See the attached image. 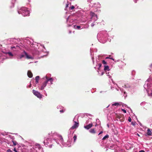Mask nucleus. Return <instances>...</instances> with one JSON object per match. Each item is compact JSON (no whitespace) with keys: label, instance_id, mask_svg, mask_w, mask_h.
Segmentation results:
<instances>
[{"label":"nucleus","instance_id":"obj_1","mask_svg":"<svg viewBox=\"0 0 152 152\" xmlns=\"http://www.w3.org/2000/svg\"><path fill=\"white\" fill-rule=\"evenodd\" d=\"M53 133H56L55 132H51L49 133L48 135L49 137H50V138H47L45 139L44 141L43 142L44 144L45 145H48V144L51 143L52 142V139H53L54 141L58 144H59V142L58 140V137L57 136H53L52 135H53Z\"/></svg>","mask_w":152,"mask_h":152},{"label":"nucleus","instance_id":"obj_2","mask_svg":"<svg viewBox=\"0 0 152 152\" xmlns=\"http://www.w3.org/2000/svg\"><path fill=\"white\" fill-rule=\"evenodd\" d=\"M107 34L106 31H102L99 32L97 35V38L99 41L100 42L105 43L107 39Z\"/></svg>","mask_w":152,"mask_h":152},{"label":"nucleus","instance_id":"obj_3","mask_svg":"<svg viewBox=\"0 0 152 152\" xmlns=\"http://www.w3.org/2000/svg\"><path fill=\"white\" fill-rule=\"evenodd\" d=\"M53 135H52L53 136H57L58 138V141L59 142V144L61 143L63 146H68L70 147L71 146L72 144V139H69L67 141L66 143H65L63 142V138L62 136L57 134V133H53Z\"/></svg>","mask_w":152,"mask_h":152},{"label":"nucleus","instance_id":"obj_4","mask_svg":"<svg viewBox=\"0 0 152 152\" xmlns=\"http://www.w3.org/2000/svg\"><path fill=\"white\" fill-rule=\"evenodd\" d=\"M105 72L106 73V74L107 75L108 77L109 78L111 79V81H112L113 83L114 84V85H116L118 88H114V87L111 86V89H112V90H113L115 88V89L117 91H118L119 89L122 92H124V94L123 95L124 96V97L125 98L126 96H126L125 95V94L126 93V92L125 91H123V89H122L120 88V87L118 86V84H117L115 83H114V82L113 81V79L111 78H112L111 76L112 75V74L109 71L107 72Z\"/></svg>","mask_w":152,"mask_h":152},{"label":"nucleus","instance_id":"obj_5","mask_svg":"<svg viewBox=\"0 0 152 152\" xmlns=\"http://www.w3.org/2000/svg\"><path fill=\"white\" fill-rule=\"evenodd\" d=\"M19 14H21L23 16H29L30 12L27 8L23 7L18 11Z\"/></svg>","mask_w":152,"mask_h":152},{"label":"nucleus","instance_id":"obj_6","mask_svg":"<svg viewBox=\"0 0 152 152\" xmlns=\"http://www.w3.org/2000/svg\"><path fill=\"white\" fill-rule=\"evenodd\" d=\"M152 78L149 77L147 80L145 81V84L144 86L145 89H146L148 88H150V87H152Z\"/></svg>","mask_w":152,"mask_h":152},{"label":"nucleus","instance_id":"obj_7","mask_svg":"<svg viewBox=\"0 0 152 152\" xmlns=\"http://www.w3.org/2000/svg\"><path fill=\"white\" fill-rule=\"evenodd\" d=\"M43 79L44 80H45L47 83L48 82H50V83H49L50 85L53 84V82L54 80V78L53 77L49 78L48 77L47 75H46L45 77H43Z\"/></svg>","mask_w":152,"mask_h":152},{"label":"nucleus","instance_id":"obj_8","mask_svg":"<svg viewBox=\"0 0 152 152\" xmlns=\"http://www.w3.org/2000/svg\"><path fill=\"white\" fill-rule=\"evenodd\" d=\"M32 92L34 95L37 96L38 98L40 99L42 97V95L38 91L34 90H32Z\"/></svg>","mask_w":152,"mask_h":152},{"label":"nucleus","instance_id":"obj_9","mask_svg":"<svg viewBox=\"0 0 152 152\" xmlns=\"http://www.w3.org/2000/svg\"><path fill=\"white\" fill-rule=\"evenodd\" d=\"M91 19L93 20L94 21L98 19L97 16L94 13L91 12L90 13Z\"/></svg>","mask_w":152,"mask_h":152},{"label":"nucleus","instance_id":"obj_10","mask_svg":"<svg viewBox=\"0 0 152 152\" xmlns=\"http://www.w3.org/2000/svg\"><path fill=\"white\" fill-rule=\"evenodd\" d=\"M75 118L73 119V121L75 122V124L73 125V126H72V127L70 128L71 129H76L79 126V123L78 122H76V121H75Z\"/></svg>","mask_w":152,"mask_h":152},{"label":"nucleus","instance_id":"obj_11","mask_svg":"<svg viewBox=\"0 0 152 152\" xmlns=\"http://www.w3.org/2000/svg\"><path fill=\"white\" fill-rule=\"evenodd\" d=\"M147 91V93L148 94V95L149 96H152V88L150 87V88H148L147 89H145Z\"/></svg>","mask_w":152,"mask_h":152},{"label":"nucleus","instance_id":"obj_12","mask_svg":"<svg viewBox=\"0 0 152 152\" xmlns=\"http://www.w3.org/2000/svg\"><path fill=\"white\" fill-rule=\"evenodd\" d=\"M72 129H71L70 128L69 130L68 137L69 139H72V137L73 136V134L74 133V132L72 131Z\"/></svg>","mask_w":152,"mask_h":152},{"label":"nucleus","instance_id":"obj_13","mask_svg":"<svg viewBox=\"0 0 152 152\" xmlns=\"http://www.w3.org/2000/svg\"><path fill=\"white\" fill-rule=\"evenodd\" d=\"M44 80V82L42 83L40 88H39V89L40 90H43L47 85V83L45 80Z\"/></svg>","mask_w":152,"mask_h":152},{"label":"nucleus","instance_id":"obj_14","mask_svg":"<svg viewBox=\"0 0 152 152\" xmlns=\"http://www.w3.org/2000/svg\"><path fill=\"white\" fill-rule=\"evenodd\" d=\"M24 53L25 55V56H26V58H27L28 59H33V57L30 56L28 55L26 52L25 51H24Z\"/></svg>","mask_w":152,"mask_h":152},{"label":"nucleus","instance_id":"obj_15","mask_svg":"<svg viewBox=\"0 0 152 152\" xmlns=\"http://www.w3.org/2000/svg\"><path fill=\"white\" fill-rule=\"evenodd\" d=\"M93 124L92 123L88 125L84 126V127L85 129H88L91 128Z\"/></svg>","mask_w":152,"mask_h":152},{"label":"nucleus","instance_id":"obj_16","mask_svg":"<svg viewBox=\"0 0 152 152\" xmlns=\"http://www.w3.org/2000/svg\"><path fill=\"white\" fill-rule=\"evenodd\" d=\"M110 69L109 66L108 65H104V70L105 72H108L110 71Z\"/></svg>","mask_w":152,"mask_h":152},{"label":"nucleus","instance_id":"obj_17","mask_svg":"<svg viewBox=\"0 0 152 152\" xmlns=\"http://www.w3.org/2000/svg\"><path fill=\"white\" fill-rule=\"evenodd\" d=\"M66 21H67V25H68V26H71V24H69L68 23V22H71L72 23L73 22V20H70V18L69 17L67 18V20H66Z\"/></svg>","mask_w":152,"mask_h":152},{"label":"nucleus","instance_id":"obj_18","mask_svg":"<svg viewBox=\"0 0 152 152\" xmlns=\"http://www.w3.org/2000/svg\"><path fill=\"white\" fill-rule=\"evenodd\" d=\"M122 102H115L112 104V105L113 106H118V105H121L122 104Z\"/></svg>","mask_w":152,"mask_h":152},{"label":"nucleus","instance_id":"obj_19","mask_svg":"<svg viewBox=\"0 0 152 152\" xmlns=\"http://www.w3.org/2000/svg\"><path fill=\"white\" fill-rule=\"evenodd\" d=\"M124 88L126 89H127L129 88H130V86L128 84H125L124 85L122 86Z\"/></svg>","mask_w":152,"mask_h":152},{"label":"nucleus","instance_id":"obj_20","mask_svg":"<svg viewBox=\"0 0 152 152\" xmlns=\"http://www.w3.org/2000/svg\"><path fill=\"white\" fill-rule=\"evenodd\" d=\"M27 75L30 78L32 77L33 76V75L32 73L30 71H28V72Z\"/></svg>","mask_w":152,"mask_h":152},{"label":"nucleus","instance_id":"obj_21","mask_svg":"<svg viewBox=\"0 0 152 152\" xmlns=\"http://www.w3.org/2000/svg\"><path fill=\"white\" fill-rule=\"evenodd\" d=\"M147 134L148 136H151V135L152 132L149 129H148Z\"/></svg>","mask_w":152,"mask_h":152},{"label":"nucleus","instance_id":"obj_22","mask_svg":"<svg viewBox=\"0 0 152 152\" xmlns=\"http://www.w3.org/2000/svg\"><path fill=\"white\" fill-rule=\"evenodd\" d=\"M25 56V55L24 53V52L23 53H22L19 56V58L20 59H21L22 58L24 57Z\"/></svg>","mask_w":152,"mask_h":152},{"label":"nucleus","instance_id":"obj_23","mask_svg":"<svg viewBox=\"0 0 152 152\" xmlns=\"http://www.w3.org/2000/svg\"><path fill=\"white\" fill-rule=\"evenodd\" d=\"M74 28H75L76 29H80L81 27L79 26H76V25H75L73 26Z\"/></svg>","mask_w":152,"mask_h":152},{"label":"nucleus","instance_id":"obj_24","mask_svg":"<svg viewBox=\"0 0 152 152\" xmlns=\"http://www.w3.org/2000/svg\"><path fill=\"white\" fill-rule=\"evenodd\" d=\"M6 54H8L9 56H13L12 53L10 52H6Z\"/></svg>","mask_w":152,"mask_h":152},{"label":"nucleus","instance_id":"obj_25","mask_svg":"<svg viewBox=\"0 0 152 152\" xmlns=\"http://www.w3.org/2000/svg\"><path fill=\"white\" fill-rule=\"evenodd\" d=\"M39 77V76H37L35 77V80L36 84L37 83H38Z\"/></svg>","mask_w":152,"mask_h":152},{"label":"nucleus","instance_id":"obj_26","mask_svg":"<svg viewBox=\"0 0 152 152\" xmlns=\"http://www.w3.org/2000/svg\"><path fill=\"white\" fill-rule=\"evenodd\" d=\"M123 81H121V80H120V81H119L118 82V85L119 86H121L122 84H123Z\"/></svg>","mask_w":152,"mask_h":152},{"label":"nucleus","instance_id":"obj_27","mask_svg":"<svg viewBox=\"0 0 152 152\" xmlns=\"http://www.w3.org/2000/svg\"><path fill=\"white\" fill-rule=\"evenodd\" d=\"M89 132L90 133H95V131L94 129H91L89 130Z\"/></svg>","mask_w":152,"mask_h":152},{"label":"nucleus","instance_id":"obj_28","mask_svg":"<svg viewBox=\"0 0 152 152\" xmlns=\"http://www.w3.org/2000/svg\"><path fill=\"white\" fill-rule=\"evenodd\" d=\"M109 137V135L108 134H107L103 137L102 140H105L107 138H108Z\"/></svg>","mask_w":152,"mask_h":152},{"label":"nucleus","instance_id":"obj_29","mask_svg":"<svg viewBox=\"0 0 152 152\" xmlns=\"http://www.w3.org/2000/svg\"><path fill=\"white\" fill-rule=\"evenodd\" d=\"M19 48V47L18 45H16L15 46H12L11 47V48L12 49L13 48L18 49Z\"/></svg>","mask_w":152,"mask_h":152},{"label":"nucleus","instance_id":"obj_30","mask_svg":"<svg viewBox=\"0 0 152 152\" xmlns=\"http://www.w3.org/2000/svg\"><path fill=\"white\" fill-rule=\"evenodd\" d=\"M12 142H13V145L14 146H15L17 144V142H16V141H15L12 140Z\"/></svg>","mask_w":152,"mask_h":152},{"label":"nucleus","instance_id":"obj_31","mask_svg":"<svg viewBox=\"0 0 152 152\" xmlns=\"http://www.w3.org/2000/svg\"><path fill=\"white\" fill-rule=\"evenodd\" d=\"M74 142H75L77 139V136L75 135L73 137Z\"/></svg>","mask_w":152,"mask_h":152},{"label":"nucleus","instance_id":"obj_32","mask_svg":"<svg viewBox=\"0 0 152 152\" xmlns=\"http://www.w3.org/2000/svg\"><path fill=\"white\" fill-rule=\"evenodd\" d=\"M29 44L31 46H32L34 45V43L31 42H29Z\"/></svg>","mask_w":152,"mask_h":152},{"label":"nucleus","instance_id":"obj_33","mask_svg":"<svg viewBox=\"0 0 152 152\" xmlns=\"http://www.w3.org/2000/svg\"><path fill=\"white\" fill-rule=\"evenodd\" d=\"M102 66V64L100 63H99L98 64V70H99V68H100Z\"/></svg>","mask_w":152,"mask_h":152},{"label":"nucleus","instance_id":"obj_34","mask_svg":"<svg viewBox=\"0 0 152 152\" xmlns=\"http://www.w3.org/2000/svg\"><path fill=\"white\" fill-rule=\"evenodd\" d=\"M62 107V106H61V105H58L57 107V108L58 109H61Z\"/></svg>","mask_w":152,"mask_h":152},{"label":"nucleus","instance_id":"obj_35","mask_svg":"<svg viewBox=\"0 0 152 152\" xmlns=\"http://www.w3.org/2000/svg\"><path fill=\"white\" fill-rule=\"evenodd\" d=\"M75 8V7L74 6H72L70 8V9L71 10H73Z\"/></svg>","mask_w":152,"mask_h":152},{"label":"nucleus","instance_id":"obj_36","mask_svg":"<svg viewBox=\"0 0 152 152\" xmlns=\"http://www.w3.org/2000/svg\"><path fill=\"white\" fill-rule=\"evenodd\" d=\"M145 104V102H142L140 103V105L142 106Z\"/></svg>","mask_w":152,"mask_h":152},{"label":"nucleus","instance_id":"obj_37","mask_svg":"<svg viewBox=\"0 0 152 152\" xmlns=\"http://www.w3.org/2000/svg\"><path fill=\"white\" fill-rule=\"evenodd\" d=\"M150 67V71H151V69H152V63L149 66Z\"/></svg>","mask_w":152,"mask_h":152},{"label":"nucleus","instance_id":"obj_38","mask_svg":"<svg viewBox=\"0 0 152 152\" xmlns=\"http://www.w3.org/2000/svg\"><path fill=\"white\" fill-rule=\"evenodd\" d=\"M102 63L104 64H106V62L104 60L102 61Z\"/></svg>","mask_w":152,"mask_h":152},{"label":"nucleus","instance_id":"obj_39","mask_svg":"<svg viewBox=\"0 0 152 152\" xmlns=\"http://www.w3.org/2000/svg\"><path fill=\"white\" fill-rule=\"evenodd\" d=\"M40 46L41 47V48L45 49V47L43 45H40Z\"/></svg>","mask_w":152,"mask_h":152},{"label":"nucleus","instance_id":"obj_40","mask_svg":"<svg viewBox=\"0 0 152 152\" xmlns=\"http://www.w3.org/2000/svg\"><path fill=\"white\" fill-rule=\"evenodd\" d=\"M36 146H38L39 148H41V146L39 144H37L36 145Z\"/></svg>","mask_w":152,"mask_h":152},{"label":"nucleus","instance_id":"obj_41","mask_svg":"<svg viewBox=\"0 0 152 152\" xmlns=\"http://www.w3.org/2000/svg\"><path fill=\"white\" fill-rule=\"evenodd\" d=\"M111 56L110 55L109 57H107L106 58V59H111Z\"/></svg>","mask_w":152,"mask_h":152},{"label":"nucleus","instance_id":"obj_42","mask_svg":"<svg viewBox=\"0 0 152 152\" xmlns=\"http://www.w3.org/2000/svg\"><path fill=\"white\" fill-rule=\"evenodd\" d=\"M128 121L129 122H131V119L130 117H129L128 119Z\"/></svg>","mask_w":152,"mask_h":152},{"label":"nucleus","instance_id":"obj_43","mask_svg":"<svg viewBox=\"0 0 152 152\" xmlns=\"http://www.w3.org/2000/svg\"><path fill=\"white\" fill-rule=\"evenodd\" d=\"M122 111L125 113H126V110H125V109H122Z\"/></svg>","mask_w":152,"mask_h":152},{"label":"nucleus","instance_id":"obj_44","mask_svg":"<svg viewBox=\"0 0 152 152\" xmlns=\"http://www.w3.org/2000/svg\"><path fill=\"white\" fill-rule=\"evenodd\" d=\"M96 121L97 123H99L100 124V121H99V119H96Z\"/></svg>","mask_w":152,"mask_h":152},{"label":"nucleus","instance_id":"obj_45","mask_svg":"<svg viewBox=\"0 0 152 152\" xmlns=\"http://www.w3.org/2000/svg\"><path fill=\"white\" fill-rule=\"evenodd\" d=\"M109 148H110H110L113 149V145L110 146L109 147Z\"/></svg>","mask_w":152,"mask_h":152},{"label":"nucleus","instance_id":"obj_46","mask_svg":"<svg viewBox=\"0 0 152 152\" xmlns=\"http://www.w3.org/2000/svg\"><path fill=\"white\" fill-rule=\"evenodd\" d=\"M64 112V111L62 110H60V112L61 113H63Z\"/></svg>","mask_w":152,"mask_h":152},{"label":"nucleus","instance_id":"obj_47","mask_svg":"<svg viewBox=\"0 0 152 152\" xmlns=\"http://www.w3.org/2000/svg\"><path fill=\"white\" fill-rule=\"evenodd\" d=\"M103 133V131H101L100 133L98 134V135H99L101 134H102V133Z\"/></svg>","mask_w":152,"mask_h":152},{"label":"nucleus","instance_id":"obj_48","mask_svg":"<svg viewBox=\"0 0 152 152\" xmlns=\"http://www.w3.org/2000/svg\"><path fill=\"white\" fill-rule=\"evenodd\" d=\"M28 87L29 88L31 87V84L30 83V84L29 85H28Z\"/></svg>","mask_w":152,"mask_h":152},{"label":"nucleus","instance_id":"obj_49","mask_svg":"<svg viewBox=\"0 0 152 152\" xmlns=\"http://www.w3.org/2000/svg\"><path fill=\"white\" fill-rule=\"evenodd\" d=\"M94 23H93L91 24V26L92 27H93L94 26Z\"/></svg>","mask_w":152,"mask_h":152},{"label":"nucleus","instance_id":"obj_50","mask_svg":"<svg viewBox=\"0 0 152 152\" xmlns=\"http://www.w3.org/2000/svg\"><path fill=\"white\" fill-rule=\"evenodd\" d=\"M104 72H102L101 75H102L104 74Z\"/></svg>","mask_w":152,"mask_h":152},{"label":"nucleus","instance_id":"obj_51","mask_svg":"<svg viewBox=\"0 0 152 152\" xmlns=\"http://www.w3.org/2000/svg\"><path fill=\"white\" fill-rule=\"evenodd\" d=\"M139 152H145L143 150H141L139 151Z\"/></svg>","mask_w":152,"mask_h":152},{"label":"nucleus","instance_id":"obj_52","mask_svg":"<svg viewBox=\"0 0 152 152\" xmlns=\"http://www.w3.org/2000/svg\"><path fill=\"white\" fill-rule=\"evenodd\" d=\"M88 1L91 2L92 0H87Z\"/></svg>","mask_w":152,"mask_h":152},{"label":"nucleus","instance_id":"obj_53","mask_svg":"<svg viewBox=\"0 0 152 152\" xmlns=\"http://www.w3.org/2000/svg\"><path fill=\"white\" fill-rule=\"evenodd\" d=\"M52 145H49V147L50 148H51L52 147Z\"/></svg>","mask_w":152,"mask_h":152},{"label":"nucleus","instance_id":"obj_54","mask_svg":"<svg viewBox=\"0 0 152 152\" xmlns=\"http://www.w3.org/2000/svg\"><path fill=\"white\" fill-rule=\"evenodd\" d=\"M92 60L93 61V62L94 63V58L93 57H92Z\"/></svg>","mask_w":152,"mask_h":152},{"label":"nucleus","instance_id":"obj_55","mask_svg":"<svg viewBox=\"0 0 152 152\" xmlns=\"http://www.w3.org/2000/svg\"><path fill=\"white\" fill-rule=\"evenodd\" d=\"M45 95L46 96H47V94L46 93V91H45Z\"/></svg>","mask_w":152,"mask_h":152},{"label":"nucleus","instance_id":"obj_56","mask_svg":"<svg viewBox=\"0 0 152 152\" xmlns=\"http://www.w3.org/2000/svg\"><path fill=\"white\" fill-rule=\"evenodd\" d=\"M137 0H134V2L135 3H137Z\"/></svg>","mask_w":152,"mask_h":152},{"label":"nucleus","instance_id":"obj_57","mask_svg":"<svg viewBox=\"0 0 152 152\" xmlns=\"http://www.w3.org/2000/svg\"><path fill=\"white\" fill-rule=\"evenodd\" d=\"M16 150V149L15 148H14L13 149V151H15Z\"/></svg>","mask_w":152,"mask_h":152},{"label":"nucleus","instance_id":"obj_58","mask_svg":"<svg viewBox=\"0 0 152 152\" xmlns=\"http://www.w3.org/2000/svg\"><path fill=\"white\" fill-rule=\"evenodd\" d=\"M111 59L112 60H113V61L114 60V58H111Z\"/></svg>","mask_w":152,"mask_h":152},{"label":"nucleus","instance_id":"obj_59","mask_svg":"<svg viewBox=\"0 0 152 152\" xmlns=\"http://www.w3.org/2000/svg\"><path fill=\"white\" fill-rule=\"evenodd\" d=\"M98 126V124H96L95 125V126Z\"/></svg>","mask_w":152,"mask_h":152},{"label":"nucleus","instance_id":"obj_60","mask_svg":"<svg viewBox=\"0 0 152 152\" xmlns=\"http://www.w3.org/2000/svg\"><path fill=\"white\" fill-rule=\"evenodd\" d=\"M68 6V5L67 4L66 6V7H67Z\"/></svg>","mask_w":152,"mask_h":152},{"label":"nucleus","instance_id":"obj_61","mask_svg":"<svg viewBox=\"0 0 152 152\" xmlns=\"http://www.w3.org/2000/svg\"><path fill=\"white\" fill-rule=\"evenodd\" d=\"M71 33V31H69V33L70 34V33Z\"/></svg>","mask_w":152,"mask_h":152},{"label":"nucleus","instance_id":"obj_62","mask_svg":"<svg viewBox=\"0 0 152 152\" xmlns=\"http://www.w3.org/2000/svg\"><path fill=\"white\" fill-rule=\"evenodd\" d=\"M110 106V105H109L107 107V108H108Z\"/></svg>","mask_w":152,"mask_h":152},{"label":"nucleus","instance_id":"obj_63","mask_svg":"<svg viewBox=\"0 0 152 152\" xmlns=\"http://www.w3.org/2000/svg\"><path fill=\"white\" fill-rule=\"evenodd\" d=\"M15 152H19L17 151L16 150L15 151Z\"/></svg>","mask_w":152,"mask_h":152},{"label":"nucleus","instance_id":"obj_64","mask_svg":"<svg viewBox=\"0 0 152 152\" xmlns=\"http://www.w3.org/2000/svg\"><path fill=\"white\" fill-rule=\"evenodd\" d=\"M15 152H19L17 151L16 150L15 151Z\"/></svg>","mask_w":152,"mask_h":152}]
</instances>
